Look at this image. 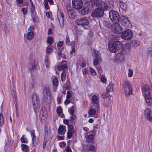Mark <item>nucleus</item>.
Instances as JSON below:
<instances>
[{
  "label": "nucleus",
  "mask_w": 152,
  "mask_h": 152,
  "mask_svg": "<svg viewBox=\"0 0 152 152\" xmlns=\"http://www.w3.org/2000/svg\"><path fill=\"white\" fill-rule=\"evenodd\" d=\"M32 102L34 110L36 114H37L40 108V102L39 97L35 93L33 94L32 96Z\"/></svg>",
  "instance_id": "obj_1"
},
{
  "label": "nucleus",
  "mask_w": 152,
  "mask_h": 152,
  "mask_svg": "<svg viewBox=\"0 0 152 152\" xmlns=\"http://www.w3.org/2000/svg\"><path fill=\"white\" fill-rule=\"evenodd\" d=\"M43 98L48 103L51 99V94L48 85H45L43 88Z\"/></svg>",
  "instance_id": "obj_2"
},
{
  "label": "nucleus",
  "mask_w": 152,
  "mask_h": 152,
  "mask_svg": "<svg viewBox=\"0 0 152 152\" xmlns=\"http://www.w3.org/2000/svg\"><path fill=\"white\" fill-rule=\"evenodd\" d=\"M123 88L126 96H128L132 94V88L131 83L129 81H124L123 82Z\"/></svg>",
  "instance_id": "obj_3"
},
{
  "label": "nucleus",
  "mask_w": 152,
  "mask_h": 152,
  "mask_svg": "<svg viewBox=\"0 0 152 152\" xmlns=\"http://www.w3.org/2000/svg\"><path fill=\"white\" fill-rule=\"evenodd\" d=\"M122 46V44L119 41H115L112 44L108 43L109 50L110 52L112 53H116L119 48L121 47Z\"/></svg>",
  "instance_id": "obj_4"
},
{
  "label": "nucleus",
  "mask_w": 152,
  "mask_h": 152,
  "mask_svg": "<svg viewBox=\"0 0 152 152\" xmlns=\"http://www.w3.org/2000/svg\"><path fill=\"white\" fill-rule=\"evenodd\" d=\"M109 15L110 19L115 23H118L120 20L118 13L115 11H111Z\"/></svg>",
  "instance_id": "obj_5"
},
{
  "label": "nucleus",
  "mask_w": 152,
  "mask_h": 152,
  "mask_svg": "<svg viewBox=\"0 0 152 152\" xmlns=\"http://www.w3.org/2000/svg\"><path fill=\"white\" fill-rule=\"evenodd\" d=\"M104 14L103 9L101 7L95 9L92 12L91 16L93 18H101L103 16Z\"/></svg>",
  "instance_id": "obj_6"
},
{
  "label": "nucleus",
  "mask_w": 152,
  "mask_h": 152,
  "mask_svg": "<svg viewBox=\"0 0 152 152\" xmlns=\"http://www.w3.org/2000/svg\"><path fill=\"white\" fill-rule=\"evenodd\" d=\"M133 35L132 31L129 29L125 30L121 34V38L125 40H128L130 39Z\"/></svg>",
  "instance_id": "obj_7"
},
{
  "label": "nucleus",
  "mask_w": 152,
  "mask_h": 152,
  "mask_svg": "<svg viewBox=\"0 0 152 152\" xmlns=\"http://www.w3.org/2000/svg\"><path fill=\"white\" fill-rule=\"evenodd\" d=\"M38 63L35 61L33 58H31L30 59L29 63L28 64V69L30 71L36 70L37 69Z\"/></svg>",
  "instance_id": "obj_8"
},
{
  "label": "nucleus",
  "mask_w": 152,
  "mask_h": 152,
  "mask_svg": "<svg viewBox=\"0 0 152 152\" xmlns=\"http://www.w3.org/2000/svg\"><path fill=\"white\" fill-rule=\"evenodd\" d=\"M142 91L144 95L146 101H149V99L151 98L150 95V90L148 86L145 85L143 87Z\"/></svg>",
  "instance_id": "obj_9"
},
{
  "label": "nucleus",
  "mask_w": 152,
  "mask_h": 152,
  "mask_svg": "<svg viewBox=\"0 0 152 152\" xmlns=\"http://www.w3.org/2000/svg\"><path fill=\"white\" fill-rule=\"evenodd\" d=\"M72 3L73 8L77 10L83 6L82 0H72Z\"/></svg>",
  "instance_id": "obj_10"
},
{
  "label": "nucleus",
  "mask_w": 152,
  "mask_h": 152,
  "mask_svg": "<svg viewBox=\"0 0 152 152\" xmlns=\"http://www.w3.org/2000/svg\"><path fill=\"white\" fill-rule=\"evenodd\" d=\"M68 67L67 63L66 61L64 60H63L61 62H60L57 67L58 71H66L68 70Z\"/></svg>",
  "instance_id": "obj_11"
},
{
  "label": "nucleus",
  "mask_w": 152,
  "mask_h": 152,
  "mask_svg": "<svg viewBox=\"0 0 152 152\" xmlns=\"http://www.w3.org/2000/svg\"><path fill=\"white\" fill-rule=\"evenodd\" d=\"M75 23L78 25L86 26L88 24V21L85 18L77 19L75 21Z\"/></svg>",
  "instance_id": "obj_12"
},
{
  "label": "nucleus",
  "mask_w": 152,
  "mask_h": 152,
  "mask_svg": "<svg viewBox=\"0 0 152 152\" xmlns=\"http://www.w3.org/2000/svg\"><path fill=\"white\" fill-rule=\"evenodd\" d=\"M67 12L69 17L71 19H73L76 18L77 14L74 10L70 8H67Z\"/></svg>",
  "instance_id": "obj_13"
},
{
  "label": "nucleus",
  "mask_w": 152,
  "mask_h": 152,
  "mask_svg": "<svg viewBox=\"0 0 152 152\" xmlns=\"http://www.w3.org/2000/svg\"><path fill=\"white\" fill-rule=\"evenodd\" d=\"M99 109V104H96L95 105H92L91 108L88 111V114L90 115H95L96 111H97Z\"/></svg>",
  "instance_id": "obj_14"
},
{
  "label": "nucleus",
  "mask_w": 152,
  "mask_h": 152,
  "mask_svg": "<svg viewBox=\"0 0 152 152\" xmlns=\"http://www.w3.org/2000/svg\"><path fill=\"white\" fill-rule=\"evenodd\" d=\"M57 16L61 26L63 27L64 25V14L61 12H59L58 13Z\"/></svg>",
  "instance_id": "obj_15"
},
{
  "label": "nucleus",
  "mask_w": 152,
  "mask_h": 152,
  "mask_svg": "<svg viewBox=\"0 0 152 152\" xmlns=\"http://www.w3.org/2000/svg\"><path fill=\"white\" fill-rule=\"evenodd\" d=\"M115 23V28L113 29V31L115 34H120L122 31V28L118 23Z\"/></svg>",
  "instance_id": "obj_16"
},
{
  "label": "nucleus",
  "mask_w": 152,
  "mask_h": 152,
  "mask_svg": "<svg viewBox=\"0 0 152 152\" xmlns=\"http://www.w3.org/2000/svg\"><path fill=\"white\" fill-rule=\"evenodd\" d=\"M151 110L149 108H146L144 112L145 117L148 121L152 122V118L151 115Z\"/></svg>",
  "instance_id": "obj_17"
},
{
  "label": "nucleus",
  "mask_w": 152,
  "mask_h": 152,
  "mask_svg": "<svg viewBox=\"0 0 152 152\" xmlns=\"http://www.w3.org/2000/svg\"><path fill=\"white\" fill-rule=\"evenodd\" d=\"M77 11L80 15H86L88 12V9L85 6L82 7V8H80Z\"/></svg>",
  "instance_id": "obj_18"
},
{
  "label": "nucleus",
  "mask_w": 152,
  "mask_h": 152,
  "mask_svg": "<svg viewBox=\"0 0 152 152\" xmlns=\"http://www.w3.org/2000/svg\"><path fill=\"white\" fill-rule=\"evenodd\" d=\"M47 112L46 111V110L44 108L43 110V108H42V109L41 110L39 116L40 117L42 116L41 119L42 120H45L46 119V117L47 116Z\"/></svg>",
  "instance_id": "obj_19"
},
{
  "label": "nucleus",
  "mask_w": 152,
  "mask_h": 152,
  "mask_svg": "<svg viewBox=\"0 0 152 152\" xmlns=\"http://www.w3.org/2000/svg\"><path fill=\"white\" fill-rule=\"evenodd\" d=\"M101 3L102 4L101 6L103 8V10L106 11L109 9V6L108 5V4L109 3V1H107L106 2L101 1Z\"/></svg>",
  "instance_id": "obj_20"
},
{
  "label": "nucleus",
  "mask_w": 152,
  "mask_h": 152,
  "mask_svg": "<svg viewBox=\"0 0 152 152\" xmlns=\"http://www.w3.org/2000/svg\"><path fill=\"white\" fill-rule=\"evenodd\" d=\"M121 21L122 24L124 26H127L129 23V21L128 18L124 16H123L121 18Z\"/></svg>",
  "instance_id": "obj_21"
},
{
  "label": "nucleus",
  "mask_w": 152,
  "mask_h": 152,
  "mask_svg": "<svg viewBox=\"0 0 152 152\" xmlns=\"http://www.w3.org/2000/svg\"><path fill=\"white\" fill-rule=\"evenodd\" d=\"M64 127L65 128V126L63 125H61L59 127L58 129V132L59 134H64L65 132L66 129L64 131Z\"/></svg>",
  "instance_id": "obj_22"
},
{
  "label": "nucleus",
  "mask_w": 152,
  "mask_h": 152,
  "mask_svg": "<svg viewBox=\"0 0 152 152\" xmlns=\"http://www.w3.org/2000/svg\"><path fill=\"white\" fill-rule=\"evenodd\" d=\"M113 84L112 83H109V84L107 86L106 88V92L107 93L113 91Z\"/></svg>",
  "instance_id": "obj_23"
},
{
  "label": "nucleus",
  "mask_w": 152,
  "mask_h": 152,
  "mask_svg": "<svg viewBox=\"0 0 152 152\" xmlns=\"http://www.w3.org/2000/svg\"><path fill=\"white\" fill-rule=\"evenodd\" d=\"M34 33L33 31L29 32L27 34V39L28 40H31L34 36Z\"/></svg>",
  "instance_id": "obj_24"
},
{
  "label": "nucleus",
  "mask_w": 152,
  "mask_h": 152,
  "mask_svg": "<svg viewBox=\"0 0 152 152\" xmlns=\"http://www.w3.org/2000/svg\"><path fill=\"white\" fill-rule=\"evenodd\" d=\"M91 99L92 101V102L94 103V104L93 105H95L96 104H98V98L97 96L95 95H93L92 98Z\"/></svg>",
  "instance_id": "obj_25"
},
{
  "label": "nucleus",
  "mask_w": 152,
  "mask_h": 152,
  "mask_svg": "<svg viewBox=\"0 0 152 152\" xmlns=\"http://www.w3.org/2000/svg\"><path fill=\"white\" fill-rule=\"evenodd\" d=\"M116 58L117 60L122 61L124 59V56L121 53H118L116 55Z\"/></svg>",
  "instance_id": "obj_26"
},
{
  "label": "nucleus",
  "mask_w": 152,
  "mask_h": 152,
  "mask_svg": "<svg viewBox=\"0 0 152 152\" xmlns=\"http://www.w3.org/2000/svg\"><path fill=\"white\" fill-rule=\"evenodd\" d=\"M147 53L148 56L152 57V44L148 48Z\"/></svg>",
  "instance_id": "obj_27"
},
{
  "label": "nucleus",
  "mask_w": 152,
  "mask_h": 152,
  "mask_svg": "<svg viewBox=\"0 0 152 152\" xmlns=\"http://www.w3.org/2000/svg\"><path fill=\"white\" fill-rule=\"evenodd\" d=\"M22 150L25 152H27L28 150V146L26 144H22L21 145Z\"/></svg>",
  "instance_id": "obj_28"
},
{
  "label": "nucleus",
  "mask_w": 152,
  "mask_h": 152,
  "mask_svg": "<svg viewBox=\"0 0 152 152\" xmlns=\"http://www.w3.org/2000/svg\"><path fill=\"white\" fill-rule=\"evenodd\" d=\"M93 134H90L89 135L86 139V142L87 143L91 142H92L93 141Z\"/></svg>",
  "instance_id": "obj_29"
},
{
  "label": "nucleus",
  "mask_w": 152,
  "mask_h": 152,
  "mask_svg": "<svg viewBox=\"0 0 152 152\" xmlns=\"http://www.w3.org/2000/svg\"><path fill=\"white\" fill-rule=\"evenodd\" d=\"M120 6L121 8L123 10H126L127 8L126 5L125 4L120 1Z\"/></svg>",
  "instance_id": "obj_30"
},
{
  "label": "nucleus",
  "mask_w": 152,
  "mask_h": 152,
  "mask_svg": "<svg viewBox=\"0 0 152 152\" xmlns=\"http://www.w3.org/2000/svg\"><path fill=\"white\" fill-rule=\"evenodd\" d=\"M53 50L52 48L51 47H49V45H48L46 48L45 52L47 54H49L52 52Z\"/></svg>",
  "instance_id": "obj_31"
},
{
  "label": "nucleus",
  "mask_w": 152,
  "mask_h": 152,
  "mask_svg": "<svg viewBox=\"0 0 152 152\" xmlns=\"http://www.w3.org/2000/svg\"><path fill=\"white\" fill-rule=\"evenodd\" d=\"M94 56L96 58L98 59H100L101 58V54L98 51L95 50L94 51Z\"/></svg>",
  "instance_id": "obj_32"
},
{
  "label": "nucleus",
  "mask_w": 152,
  "mask_h": 152,
  "mask_svg": "<svg viewBox=\"0 0 152 152\" xmlns=\"http://www.w3.org/2000/svg\"><path fill=\"white\" fill-rule=\"evenodd\" d=\"M88 150L89 151H95L96 150V147L95 146L93 143L90 144L88 148Z\"/></svg>",
  "instance_id": "obj_33"
},
{
  "label": "nucleus",
  "mask_w": 152,
  "mask_h": 152,
  "mask_svg": "<svg viewBox=\"0 0 152 152\" xmlns=\"http://www.w3.org/2000/svg\"><path fill=\"white\" fill-rule=\"evenodd\" d=\"M132 44L134 47H137L140 44V42L137 40H133L131 42Z\"/></svg>",
  "instance_id": "obj_34"
},
{
  "label": "nucleus",
  "mask_w": 152,
  "mask_h": 152,
  "mask_svg": "<svg viewBox=\"0 0 152 152\" xmlns=\"http://www.w3.org/2000/svg\"><path fill=\"white\" fill-rule=\"evenodd\" d=\"M12 93L14 97V100L15 102H16L17 100V95H16V91L14 88L12 90Z\"/></svg>",
  "instance_id": "obj_35"
},
{
  "label": "nucleus",
  "mask_w": 152,
  "mask_h": 152,
  "mask_svg": "<svg viewBox=\"0 0 152 152\" xmlns=\"http://www.w3.org/2000/svg\"><path fill=\"white\" fill-rule=\"evenodd\" d=\"M31 16L32 17V20L34 22L37 21L38 20V18L37 15L36 13L34 14H32Z\"/></svg>",
  "instance_id": "obj_36"
},
{
  "label": "nucleus",
  "mask_w": 152,
  "mask_h": 152,
  "mask_svg": "<svg viewBox=\"0 0 152 152\" xmlns=\"http://www.w3.org/2000/svg\"><path fill=\"white\" fill-rule=\"evenodd\" d=\"M66 75L65 74V72L63 71L62 72L61 75V81L62 82L65 81L66 79Z\"/></svg>",
  "instance_id": "obj_37"
},
{
  "label": "nucleus",
  "mask_w": 152,
  "mask_h": 152,
  "mask_svg": "<svg viewBox=\"0 0 152 152\" xmlns=\"http://www.w3.org/2000/svg\"><path fill=\"white\" fill-rule=\"evenodd\" d=\"M58 80L57 78L54 79L53 80V84L54 86L57 87L58 86Z\"/></svg>",
  "instance_id": "obj_38"
},
{
  "label": "nucleus",
  "mask_w": 152,
  "mask_h": 152,
  "mask_svg": "<svg viewBox=\"0 0 152 152\" xmlns=\"http://www.w3.org/2000/svg\"><path fill=\"white\" fill-rule=\"evenodd\" d=\"M68 132H74V129L73 125H68Z\"/></svg>",
  "instance_id": "obj_39"
},
{
  "label": "nucleus",
  "mask_w": 152,
  "mask_h": 152,
  "mask_svg": "<svg viewBox=\"0 0 152 152\" xmlns=\"http://www.w3.org/2000/svg\"><path fill=\"white\" fill-rule=\"evenodd\" d=\"M20 140L22 142L27 143L28 141L27 139L25 138L23 136H22L20 138Z\"/></svg>",
  "instance_id": "obj_40"
},
{
  "label": "nucleus",
  "mask_w": 152,
  "mask_h": 152,
  "mask_svg": "<svg viewBox=\"0 0 152 152\" xmlns=\"http://www.w3.org/2000/svg\"><path fill=\"white\" fill-rule=\"evenodd\" d=\"M44 64L47 68L49 67L50 61L47 58L45 60Z\"/></svg>",
  "instance_id": "obj_41"
},
{
  "label": "nucleus",
  "mask_w": 152,
  "mask_h": 152,
  "mask_svg": "<svg viewBox=\"0 0 152 152\" xmlns=\"http://www.w3.org/2000/svg\"><path fill=\"white\" fill-rule=\"evenodd\" d=\"M47 43L49 44H52L53 43V39L51 37L49 36L48 38Z\"/></svg>",
  "instance_id": "obj_42"
},
{
  "label": "nucleus",
  "mask_w": 152,
  "mask_h": 152,
  "mask_svg": "<svg viewBox=\"0 0 152 152\" xmlns=\"http://www.w3.org/2000/svg\"><path fill=\"white\" fill-rule=\"evenodd\" d=\"M100 0H95L94 2V4L97 7H100L101 6Z\"/></svg>",
  "instance_id": "obj_43"
},
{
  "label": "nucleus",
  "mask_w": 152,
  "mask_h": 152,
  "mask_svg": "<svg viewBox=\"0 0 152 152\" xmlns=\"http://www.w3.org/2000/svg\"><path fill=\"white\" fill-rule=\"evenodd\" d=\"M100 81L103 83H106L107 82V79L104 76H102L100 78Z\"/></svg>",
  "instance_id": "obj_44"
},
{
  "label": "nucleus",
  "mask_w": 152,
  "mask_h": 152,
  "mask_svg": "<svg viewBox=\"0 0 152 152\" xmlns=\"http://www.w3.org/2000/svg\"><path fill=\"white\" fill-rule=\"evenodd\" d=\"M90 72L92 75H96V73L95 70L91 68H90Z\"/></svg>",
  "instance_id": "obj_45"
},
{
  "label": "nucleus",
  "mask_w": 152,
  "mask_h": 152,
  "mask_svg": "<svg viewBox=\"0 0 152 152\" xmlns=\"http://www.w3.org/2000/svg\"><path fill=\"white\" fill-rule=\"evenodd\" d=\"M56 111L57 113L61 114L62 112V109L61 107H58L57 108Z\"/></svg>",
  "instance_id": "obj_46"
},
{
  "label": "nucleus",
  "mask_w": 152,
  "mask_h": 152,
  "mask_svg": "<svg viewBox=\"0 0 152 152\" xmlns=\"http://www.w3.org/2000/svg\"><path fill=\"white\" fill-rule=\"evenodd\" d=\"M129 48V44H126L124 45L123 48L124 51H126L128 50Z\"/></svg>",
  "instance_id": "obj_47"
},
{
  "label": "nucleus",
  "mask_w": 152,
  "mask_h": 152,
  "mask_svg": "<svg viewBox=\"0 0 152 152\" xmlns=\"http://www.w3.org/2000/svg\"><path fill=\"white\" fill-rule=\"evenodd\" d=\"M47 0H45L44 1V4L46 9H49V6Z\"/></svg>",
  "instance_id": "obj_48"
},
{
  "label": "nucleus",
  "mask_w": 152,
  "mask_h": 152,
  "mask_svg": "<svg viewBox=\"0 0 152 152\" xmlns=\"http://www.w3.org/2000/svg\"><path fill=\"white\" fill-rule=\"evenodd\" d=\"M104 24L107 28H109L110 26V23L107 21H104Z\"/></svg>",
  "instance_id": "obj_49"
},
{
  "label": "nucleus",
  "mask_w": 152,
  "mask_h": 152,
  "mask_svg": "<svg viewBox=\"0 0 152 152\" xmlns=\"http://www.w3.org/2000/svg\"><path fill=\"white\" fill-rule=\"evenodd\" d=\"M47 142V139L45 138L43 143V149H45V148Z\"/></svg>",
  "instance_id": "obj_50"
},
{
  "label": "nucleus",
  "mask_w": 152,
  "mask_h": 152,
  "mask_svg": "<svg viewBox=\"0 0 152 152\" xmlns=\"http://www.w3.org/2000/svg\"><path fill=\"white\" fill-rule=\"evenodd\" d=\"M74 111V109L73 107H72L69 109V113L71 115L73 114Z\"/></svg>",
  "instance_id": "obj_51"
},
{
  "label": "nucleus",
  "mask_w": 152,
  "mask_h": 152,
  "mask_svg": "<svg viewBox=\"0 0 152 152\" xmlns=\"http://www.w3.org/2000/svg\"><path fill=\"white\" fill-rule=\"evenodd\" d=\"M133 71L131 69L129 68V73H128V76L129 77H131L133 75Z\"/></svg>",
  "instance_id": "obj_52"
},
{
  "label": "nucleus",
  "mask_w": 152,
  "mask_h": 152,
  "mask_svg": "<svg viewBox=\"0 0 152 152\" xmlns=\"http://www.w3.org/2000/svg\"><path fill=\"white\" fill-rule=\"evenodd\" d=\"M99 60H101V58L98 59V58H96L94 59L93 61V63L94 65H96L98 64Z\"/></svg>",
  "instance_id": "obj_53"
},
{
  "label": "nucleus",
  "mask_w": 152,
  "mask_h": 152,
  "mask_svg": "<svg viewBox=\"0 0 152 152\" xmlns=\"http://www.w3.org/2000/svg\"><path fill=\"white\" fill-rule=\"evenodd\" d=\"M66 42L67 44L68 45H71V43L70 42L69 38L68 36L66 37Z\"/></svg>",
  "instance_id": "obj_54"
},
{
  "label": "nucleus",
  "mask_w": 152,
  "mask_h": 152,
  "mask_svg": "<svg viewBox=\"0 0 152 152\" xmlns=\"http://www.w3.org/2000/svg\"><path fill=\"white\" fill-rule=\"evenodd\" d=\"M81 66L83 68L85 67L86 66V62L85 61L83 58L81 60Z\"/></svg>",
  "instance_id": "obj_55"
},
{
  "label": "nucleus",
  "mask_w": 152,
  "mask_h": 152,
  "mask_svg": "<svg viewBox=\"0 0 152 152\" xmlns=\"http://www.w3.org/2000/svg\"><path fill=\"white\" fill-rule=\"evenodd\" d=\"M31 14H32L35 13V8L34 6H33L30 9Z\"/></svg>",
  "instance_id": "obj_56"
},
{
  "label": "nucleus",
  "mask_w": 152,
  "mask_h": 152,
  "mask_svg": "<svg viewBox=\"0 0 152 152\" xmlns=\"http://www.w3.org/2000/svg\"><path fill=\"white\" fill-rule=\"evenodd\" d=\"M1 126L2 125L4 124V118L2 114L1 113Z\"/></svg>",
  "instance_id": "obj_57"
},
{
  "label": "nucleus",
  "mask_w": 152,
  "mask_h": 152,
  "mask_svg": "<svg viewBox=\"0 0 152 152\" xmlns=\"http://www.w3.org/2000/svg\"><path fill=\"white\" fill-rule=\"evenodd\" d=\"M147 104L150 106H152V97L150 99H149V101H148V102L147 101H146Z\"/></svg>",
  "instance_id": "obj_58"
},
{
  "label": "nucleus",
  "mask_w": 152,
  "mask_h": 152,
  "mask_svg": "<svg viewBox=\"0 0 152 152\" xmlns=\"http://www.w3.org/2000/svg\"><path fill=\"white\" fill-rule=\"evenodd\" d=\"M74 132H68L67 133V137L68 139H70L72 137V134L74 133Z\"/></svg>",
  "instance_id": "obj_59"
},
{
  "label": "nucleus",
  "mask_w": 152,
  "mask_h": 152,
  "mask_svg": "<svg viewBox=\"0 0 152 152\" xmlns=\"http://www.w3.org/2000/svg\"><path fill=\"white\" fill-rule=\"evenodd\" d=\"M36 137H32V143L34 145H36L37 143L36 140Z\"/></svg>",
  "instance_id": "obj_60"
},
{
  "label": "nucleus",
  "mask_w": 152,
  "mask_h": 152,
  "mask_svg": "<svg viewBox=\"0 0 152 152\" xmlns=\"http://www.w3.org/2000/svg\"><path fill=\"white\" fill-rule=\"evenodd\" d=\"M22 12H23L24 15H25L27 13V11L25 8H23L22 9Z\"/></svg>",
  "instance_id": "obj_61"
},
{
  "label": "nucleus",
  "mask_w": 152,
  "mask_h": 152,
  "mask_svg": "<svg viewBox=\"0 0 152 152\" xmlns=\"http://www.w3.org/2000/svg\"><path fill=\"white\" fill-rule=\"evenodd\" d=\"M71 94L70 92L69 91H67V96H66V99H69L71 97Z\"/></svg>",
  "instance_id": "obj_62"
},
{
  "label": "nucleus",
  "mask_w": 152,
  "mask_h": 152,
  "mask_svg": "<svg viewBox=\"0 0 152 152\" xmlns=\"http://www.w3.org/2000/svg\"><path fill=\"white\" fill-rule=\"evenodd\" d=\"M66 143L65 142H62L60 143L59 145L61 147H64L66 145Z\"/></svg>",
  "instance_id": "obj_63"
},
{
  "label": "nucleus",
  "mask_w": 152,
  "mask_h": 152,
  "mask_svg": "<svg viewBox=\"0 0 152 152\" xmlns=\"http://www.w3.org/2000/svg\"><path fill=\"white\" fill-rule=\"evenodd\" d=\"M66 152H72L71 148L69 146H67L66 148Z\"/></svg>",
  "instance_id": "obj_64"
}]
</instances>
